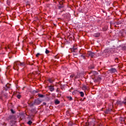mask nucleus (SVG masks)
<instances>
[{
  "mask_svg": "<svg viewBox=\"0 0 126 126\" xmlns=\"http://www.w3.org/2000/svg\"><path fill=\"white\" fill-rule=\"evenodd\" d=\"M18 65L20 66H24L25 63H21L20 61H16L14 63L13 68L15 70H18Z\"/></svg>",
  "mask_w": 126,
  "mask_h": 126,
  "instance_id": "1",
  "label": "nucleus"
},
{
  "mask_svg": "<svg viewBox=\"0 0 126 126\" xmlns=\"http://www.w3.org/2000/svg\"><path fill=\"white\" fill-rule=\"evenodd\" d=\"M90 74H91L92 76V78H96V76L98 75V72L95 71H91L90 73Z\"/></svg>",
  "mask_w": 126,
  "mask_h": 126,
  "instance_id": "2",
  "label": "nucleus"
},
{
  "mask_svg": "<svg viewBox=\"0 0 126 126\" xmlns=\"http://www.w3.org/2000/svg\"><path fill=\"white\" fill-rule=\"evenodd\" d=\"M87 57H91V58H94L95 57V53L88 51V53L87 54Z\"/></svg>",
  "mask_w": 126,
  "mask_h": 126,
  "instance_id": "3",
  "label": "nucleus"
},
{
  "mask_svg": "<svg viewBox=\"0 0 126 126\" xmlns=\"http://www.w3.org/2000/svg\"><path fill=\"white\" fill-rule=\"evenodd\" d=\"M34 105H39L42 103V101L40 100V98H37L34 100Z\"/></svg>",
  "mask_w": 126,
  "mask_h": 126,
  "instance_id": "4",
  "label": "nucleus"
},
{
  "mask_svg": "<svg viewBox=\"0 0 126 126\" xmlns=\"http://www.w3.org/2000/svg\"><path fill=\"white\" fill-rule=\"evenodd\" d=\"M63 7H64V6L63 5V2H60L59 3V5H58L59 9H62V8H63Z\"/></svg>",
  "mask_w": 126,
  "mask_h": 126,
  "instance_id": "5",
  "label": "nucleus"
},
{
  "mask_svg": "<svg viewBox=\"0 0 126 126\" xmlns=\"http://www.w3.org/2000/svg\"><path fill=\"white\" fill-rule=\"evenodd\" d=\"M109 71L110 72V73H116V72H117V69H116L115 68H112L109 70Z\"/></svg>",
  "mask_w": 126,
  "mask_h": 126,
  "instance_id": "6",
  "label": "nucleus"
},
{
  "mask_svg": "<svg viewBox=\"0 0 126 126\" xmlns=\"http://www.w3.org/2000/svg\"><path fill=\"white\" fill-rule=\"evenodd\" d=\"M117 104L118 105H122L123 104H124L125 105H126V99H125L124 101L122 102L121 101H117Z\"/></svg>",
  "mask_w": 126,
  "mask_h": 126,
  "instance_id": "7",
  "label": "nucleus"
},
{
  "mask_svg": "<svg viewBox=\"0 0 126 126\" xmlns=\"http://www.w3.org/2000/svg\"><path fill=\"white\" fill-rule=\"evenodd\" d=\"M76 50H77V47H76L74 46H73V47L72 48H71V52H74V53H75V52H76Z\"/></svg>",
  "mask_w": 126,
  "mask_h": 126,
  "instance_id": "8",
  "label": "nucleus"
},
{
  "mask_svg": "<svg viewBox=\"0 0 126 126\" xmlns=\"http://www.w3.org/2000/svg\"><path fill=\"white\" fill-rule=\"evenodd\" d=\"M101 76H99L97 79H94V82H97V81H101Z\"/></svg>",
  "mask_w": 126,
  "mask_h": 126,
  "instance_id": "9",
  "label": "nucleus"
},
{
  "mask_svg": "<svg viewBox=\"0 0 126 126\" xmlns=\"http://www.w3.org/2000/svg\"><path fill=\"white\" fill-rule=\"evenodd\" d=\"M100 33H94V37H95V38H98L99 37H100Z\"/></svg>",
  "mask_w": 126,
  "mask_h": 126,
  "instance_id": "10",
  "label": "nucleus"
},
{
  "mask_svg": "<svg viewBox=\"0 0 126 126\" xmlns=\"http://www.w3.org/2000/svg\"><path fill=\"white\" fill-rule=\"evenodd\" d=\"M49 90L51 92H53L55 90V89L53 86H49Z\"/></svg>",
  "mask_w": 126,
  "mask_h": 126,
  "instance_id": "11",
  "label": "nucleus"
},
{
  "mask_svg": "<svg viewBox=\"0 0 126 126\" xmlns=\"http://www.w3.org/2000/svg\"><path fill=\"white\" fill-rule=\"evenodd\" d=\"M5 91H6L7 90V89H8V88H9V84H7L5 85V87H4Z\"/></svg>",
  "mask_w": 126,
  "mask_h": 126,
  "instance_id": "12",
  "label": "nucleus"
},
{
  "mask_svg": "<svg viewBox=\"0 0 126 126\" xmlns=\"http://www.w3.org/2000/svg\"><path fill=\"white\" fill-rule=\"evenodd\" d=\"M112 111V109H109L106 110V111H105V114H109V113H110Z\"/></svg>",
  "mask_w": 126,
  "mask_h": 126,
  "instance_id": "13",
  "label": "nucleus"
},
{
  "mask_svg": "<svg viewBox=\"0 0 126 126\" xmlns=\"http://www.w3.org/2000/svg\"><path fill=\"white\" fill-rule=\"evenodd\" d=\"M38 97H39L40 98H44V97H45V95H44L42 94H38Z\"/></svg>",
  "mask_w": 126,
  "mask_h": 126,
  "instance_id": "14",
  "label": "nucleus"
},
{
  "mask_svg": "<svg viewBox=\"0 0 126 126\" xmlns=\"http://www.w3.org/2000/svg\"><path fill=\"white\" fill-rule=\"evenodd\" d=\"M55 103L56 105H59V104H60V102L59 100L56 99L55 100Z\"/></svg>",
  "mask_w": 126,
  "mask_h": 126,
  "instance_id": "15",
  "label": "nucleus"
},
{
  "mask_svg": "<svg viewBox=\"0 0 126 126\" xmlns=\"http://www.w3.org/2000/svg\"><path fill=\"white\" fill-rule=\"evenodd\" d=\"M119 35L120 37H123V36H124V33L123 32H120Z\"/></svg>",
  "mask_w": 126,
  "mask_h": 126,
  "instance_id": "16",
  "label": "nucleus"
},
{
  "mask_svg": "<svg viewBox=\"0 0 126 126\" xmlns=\"http://www.w3.org/2000/svg\"><path fill=\"white\" fill-rule=\"evenodd\" d=\"M48 81L50 83H53V82H54V80L53 79H48Z\"/></svg>",
  "mask_w": 126,
  "mask_h": 126,
  "instance_id": "17",
  "label": "nucleus"
},
{
  "mask_svg": "<svg viewBox=\"0 0 126 126\" xmlns=\"http://www.w3.org/2000/svg\"><path fill=\"white\" fill-rule=\"evenodd\" d=\"M81 97H83L84 96V93L82 92H80Z\"/></svg>",
  "mask_w": 126,
  "mask_h": 126,
  "instance_id": "18",
  "label": "nucleus"
},
{
  "mask_svg": "<svg viewBox=\"0 0 126 126\" xmlns=\"http://www.w3.org/2000/svg\"><path fill=\"white\" fill-rule=\"evenodd\" d=\"M30 107H33V106H34V105H35L34 102L33 103H31L29 104Z\"/></svg>",
  "mask_w": 126,
  "mask_h": 126,
  "instance_id": "19",
  "label": "nucleus"
},
{
  "mask_svg": "<svg viewBox=\"0 0 126 126\" xmlns=\"http://www.w3.org/2000/svg\"><path fill=\"white\" fill-rule=\"evenodd\" d=\"M116 24L117 25H120L122 24V22H121V21L117 22H116Z\"/></svg>",
  "mask_w": 126,
  "mask_h": 126,
  "instance_id": "20",
  "label": "nucleus"
},
{
  "mask_svg": "<svg viewBox=\"0 0 126 126\" xmlns=\"http://www.w3.org/2000/svg\"><path fill=\"white\" fill-rule=\"evenodd\" d=\"M80 57H81V58H83V59H84V60H85V55H81L80 56Z\"/></svg>",
  "mask_w": 126,
  "mask_h": 126,
  "instance_id": "21",
  "label": "nucleus"
},
{
  "mask_svg": "<svg viewBox=\"0 0 126 126\" xmlns=\"http://www.w3.org/2000/svg\"><path fill=\"white\" fill-rule=\"evenodd\" d=\"M67 99H68V100H69L70 101L72 100V97L71 96H68Z\"/></svg>",
  "mask_w": 126,
  "mask_h": 126,
  "instance_id": "22",
  "label": "nucleus"
},
{
  "mask_svg": "<svg viewBox=\"0 0 126 126\" xmlns=\"http://www.w3.org/2000/svg\"><path fill=\"white\" fill-rule=\"evenodd\" d=\"M115 63H119V58H116L115 59Z\"/></svg>",
  "mask_w": 126,
  "mask_h": 126,
  "instance_id": "23",
  "label": "nucleus"
},
{
  "mask_svg": "<svg viewBox=\"0 0 126 126\" xmlns=\"http://www.w3.org/2000/svg\"><path fill=\"white\" fill-rule=\"evenodd\" d=\"M28 125H29L30 126L32 125V121H29L28 122Z\"/></svg>",
  "mask_w": 126,
  "mask_h": 126,
  "instance_id": "24",
  "label": "nucleus"
},
{
  "mask_svg": "<svg viewBox=\"0 0 126 126\" xmlns=\"http://www.w3.org/2000/svg\"><path fill=\"white\" fill-rule=\"evenodd\" d=\"M49 53H50V51L49 50H48L47 49H46L45 53L46 54H49Z\"/></svg>",
  "mask_w": 126,
  "mask_h": 126,
  "instance_id": "25",
  "label": "nucleus"
},
{
  "mask_svg": "<svg viewBox=\"0 0 126 126\" xmlns=\"http://www.w3.org/2000/svg\"><path fill=\"white\" fill-rule=\"evenodd\" d=\"M17 97L18 99H20V98H21V95H20V94H18L17 95Z\"/></svg>",
  "mask_w": 126,
  "mask_h": 126,
  "instance_id": "26",
  "label": "nucleus"
},
{
  "mask_svg": "<svg viewBox=\"0 0 126 126\" xmlns=\"http://www.w3.org/2000/svg\"><path fill=\"white\" fill-rule=\"evenodd\" d=\"M90 69H93V68H94V65H91L90 67Z\"/></svg>",
  "mask_w": 126,
  "mask_h": 126,
  "instance_id": "27",
  "label": "nucleus"
},
{
  "mask_svg": "<svg viewBox=\"0 0 126 126\" xmlns=\"http://www.w3.org/2000/svg\"><path fill=\"white\" fill-rule=\"evenodd\" d=\"M13 118H14V116H10L9 117V119L10 120H11V119H12Z\"/></svg>",
  "mask_w": 126,
  "mask_h": 126,
  "instance_id": "28",
  "label": "nucleus"
},
{
  "mask_svg": "<svg viewBox=\"0 0 126 126\" xmlns=\"http://www.w3.org/2000/svg\"><path fill=\"white\" fill-rule=\"evenodd\" d=\"M10 110L12 114H14V113H15V112L14 111V110H13V109H11Z\"/></svg>",
  "mask_w": 126,
  "mask_h": 126,
  "instance_id": "29",
  "label": "nucleus"
},
{
  "mask_svg": "<svg viewBox=\"0 0 126 126\" xmlns=\"http://www.w3.org/2000/svg\"><path fill=\"white\" fill-rule=\"evenodd\" d=\"M70 78H73V77H74V75L72 74L70 76Z\"/></svg>",
  "mask_w": 126,
  "mask_h": 126,
  "instance_id": "30",
  "label": "nucleus"
},
{
  "mask_svg": "<svg viewBox=\"0 0 126 126\" xmlns=\"http://www.w3.org/2000/svg\"><path fill=\"white\" fill-rule=\"evenodd\" d=\"M40 53H37L36 55V57H37V58H38V57H39V56H40Z\"/></svg>",
  "mask_w": 126,
  "mask_h": 126,
  "instance_id": "31",
  "label": "nucleus"
},
{
  "mask_svg": "<svg viewBox=\"0 0 126 126\" xmlns=\"http://www.w3.org/2000/svg\"><path fill=\"white\" fill-rule=\"evenodd\" d=\"M89 126V123H86V126Z\"/></svg>",
  "mask_w": 126,
  "mask_h": 126,
  "instance_id": "32",
  "label": "nucleus"
},
{
  "mask_svg": "<svg viewBox=\"0 0 126 126\" xmlns=\"http://www.w3.org/2000/svg\"><path fill=\"white\" fill-rule=\"evenodd\" d=\"M11 126H16V125H15V122H14V125H11Z\"/></svg>",
  "mask_w": 126,
  "mask_h": 126,
  "instance_id": "33",
  "label": "nucleus"
},
{
  "mask_svg": "<svg viewBox=\"0 0 126 126\" xmlns=\"http://www.w3.org/2000/svg\"><path fill=\"white\" fill-rule=\"evenodd\" d=\"M47 104V103L46 102H43V105H46Z\"/></svg>",
  "mask_w": 126,
  "mask_h": 126,
  "instance_id": "34",
  "label": "nucleus"
},
{
  "mask_svg": "<svg viewBox=\"0 0 126 126\" xmlns=\"http://www.w3.org/2000/svg\"><path fill=\"white\" fill-rule=\"evenodd\" d=\"M31 111H32V112H33V110H32Z\"/></svg>",
  "mask_w": 126,
  "mask_h": 126,
  "instance_id": "35",
  "label": "nucleus"
},
{
  "mask_svg": "<svg viewBox=\"0 0 126 126\" xmlns=\"http://www.w3.org/2000/svg\"><path fill=\"white\" fill-rule=\"evenodd\" d=\"M107 30H104V31H106Z\"/></svg>",
  "mask_w": 126,
  "mask_h": 126,
  "instance_id": "36",
  "label": "nucleus"
},
{
  "mask_svg": "<svg viewBox=\"0 0 126 126\" xmlns=\"http://www.w3.org/2000/svg\"><path fill=\"white\" fill-rule=\"evenodd\" d=\"M8 49H9V47H8Z\"/></svg>",
  "mask_w": 126,
  "mask_h": 126,
  "instance_id": "37",
  "label": "nucleus"
},
{
  "mask_svg": "<svg viewBox=\"0 0 126 126\" xmlns=\"http://www.w3.org/2000/svg\"><path fill=\"white\" fill-rule=\"evenodd\" d=\"M75 78H76V77H75Z\"/></svg>",
  "mask_w": 126,
  "mask_h": 126,
  "instance_id": "38",
  "label": "nucleus"
},
{
  "mask_svg": "<svg viewBox=\"0 0 126 126\" xmlns=\"http://www.w3.org/2000/svg\"><path fill=\"white\" fill-rule=\"evenodd\" d=\"M58 126L56 125V126Z\"/></svg>",
  "mask_w": 126,
  "mask_h": 126,
  "instance_id": "39",
  "label": "nucleus"
}]
</instances>
